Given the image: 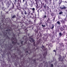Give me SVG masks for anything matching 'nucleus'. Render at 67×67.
<instances>
[{"instance_id": "nucleus-1", "label": "nucleus", "mask_w": 67, "mask_h": 67, "mask_svg": "<svg viewBox=\"0 0 67 67\" xmlns=\"http://www.w3.org/2000/svg\"><path fill=\"white\" fill-rule=\"evenodd\" d=\"M29 39L28 40L27 38H25V41H26L25 43V44H27V46H28V48L26 49V53H29V51H30V53H31V51L30 50V43H27V42L29 41H29H30L31 42H32H32H34V40L33 39V38H32V37L31 36L30 37H29Z\"/></svg>"}, {"instance_id": "nucleus-2", "label": "nucleus", "mask_w": 67, "mask_h": 67, "mask_svg": "<svg viewBox=\"0 0 67 67\" xmlns=\"http://www.w3.org/2000/svg\"><path fill=\"white\" fill-rule=\"evenodd\" d=\"M42 48L43 50H44V51H46L45 53H44V54H43V59H45V57H46V55H47V51H46V49H45V47H44V46L43 45L42 46Z\"/></svg>"}, {"instance_id": "nucleus-3", "label": "nucleus", "mask_w": 67, "mask_h": 67, "mask_svg": "<svg viewBox=\"0 0 67 67\" xmlns=\"http://www.w3.org/2000/svg\"><path fill=\"white\" fill-rule=\"evenodd\" d=\"M9 1H8L7 3V4H8L9 5L7 7L9 8V6L11 5V3H12V2L11 1V0H9Z\"/></svg>"}, {"instance_id": "nucleus-4", "label": "nucleus", "mask_w": 67, "mask_h": 67, "mask_svg": "<svg viewBox=\"0 0 67 67\" xmlns=\"http://www.w3.org/2000/svg\"><path fill=\"white\" fill-rule=\"evenodd\" d=\"M35 1L36 2L35 4L37 5L36 8V10H38V4H37V0H35Z\"/></svg>"}, {"instance_id": "nucleus-5", "label": "nucleus", "mask_w": 67, "mask_h": 67, "mask_svg": "<svg viewBox=\"0 0 67 67\" xmlns=\"http://www.w3.org/2000/svg\"><path fill=\"white\" fill-rule=\"evenodd\" d=\"M36 15L35 14V16L34 15H31L30 16L29 18H31L32 19H35L36 17Z\"/></svg>"}, {"instance_id": "nucleus-6", "label": "nucleus", "mask_w": 67, "mask_h": 67, "mask_svg": "<svg viewBox=\"0 0 67 67\" xmlns=\"http://www.w3.org/2000/svg\"><path fill=\"white\" fill-rule=\"evenodd\" d=\"M58 59L59 60V61L62 62V61L63 60V58L61 57V55H59Z\"/></svg>"}, {"instance_id": "nucleus-7", "label": "nucleus", "mask_w": 67, "mask_h": 67, "mask_svg": "<svg viewBox=\"0 0 67 67\" xmlns=\"http://www.w3.org/2000/svg\"><path fill=\"white\" fill-rule=\"evenodd\" d=\"M18 2H19V3L18 2L17 4V7H18L20 5V3H21V0H18Z\"/></svg>"}, {"instance_id": "nucleus-8", "label": "nucleus", "mask_w": 67, "mask_h": 67, "mask_svg": "<svg viewBox=\"0 0 67 67\" xmlns=\"http://www.w3.org/2000/svg\"><path fill=\"white\" fill-rule=\"evenodd\" d=\"M12 7L10 8V9L9 10H12V9H14V5L13 3H12Z\"/></svg>"}, {"instance_id": "nucleus-9", "label": "nucleus", "mask_w": 67, "mask_h": 67, "mask_svg": "<svg viewBox=\"0 0 67 67\" xmlns=\"http://www.w3.org/2000/svg\"><path fill=\"white\" fill-rule=\"evenodd\" d=\"M63 7H60V9H61V10H65L66 9V7H65L63 5Z\"/></svg>"}, {"instance_id": "nucleus-10", "label": "nucleus", "mask_w": 67, "mask_h": 67, "mask_svg": "<svg viewBox=\"0 0 67 67\" xmlns=\"http://www.w3.org/2000/svg\"><path fill=\"white\" fill-rule=\"evenodd\" d=\"M33 2V3H32V4H30V6H31V7H33V4H35V3H34V2L33 1H32Z\"/></svg>"}, {"instance_id": "nucleus-11", "label": "nucleus", "mask_w": 67, "mask_h": 67, "mask_svg": "<svg viewBox=\"0 0 67 67\" xmlns=\"http://www.w3.org/2000/svg\"><path fill=\"white\" fill-rule=\"evenodd\" d=\"M61 22H62V24H65V21L64 20H61Z\"/></svg>"}, {"instance_id": "nucleus-12", "label": "nucleus", "mask_w": 67, "mask_h": 67, "mask_svg": "<svg viewBox=\"0 0 67 67\" xmlns=\"http://www.w3.org/2000/svg\"><path fill=\"white\" fill-rule=\"evenodd\" d=\"M32 11L33 13H35V8H33L32 9Z\"/></svg>"}, {"instance_id": "nucleus-13", "label": "nucleus", "mask_w": 67, "mask_h": 67, "mask_svg": "<svg viewBox=\"0 0 67 67\" xmlns=\"http://www.w3.org/2000/svg\"><path fill=\"white\" fill-rule=\"evenodd\" d=\"M46 18V15H43L42 18L43 19H45Z\"/></svg>"}, {"instance_id": "nucleus-14", "label": "nucleus", "mask_w": 67, "mask_h": 67, "mask_svg": "<svg viewBox=\"0 0 67 67\" xmlns=\"http://www.w3.org/2000/svg\"><path fill=\"white\" fill-rule=\"evenodd\" d=\"M12 38V40H13L14 41V42H15V41H16V38Z\"/></svg>"}, {"instance_id": "nucleus-15", "label": "nucleus", "mask_w": 67, "mask_h": 67, "mask_svg": "<svg viewBox=\"0 0 67 67\" xmlns=\"http://www.w3.org/2000/svg\"><path fill=\"white\" fill-rule=\"evenodd\" d=\"M67 26L65 24L64 25H63V27L64 29H65V27H66Z\"/></svg>"}, {"instance_id": "nucleus-16", "label": "nucleus", "mask_w": 67, "mask_h": 67, "mask_svg": "<svg viewBox=\"0 0 67 67\" xmlns=\"http://www.w3.org/2000/svg\"><path fill=\"white\" fill-rule=\"evenodd\" d=\"M12 18L13 19H14V18H16V16L15 15H14L13 16H12Z\"/></svg>"}, {"instance_id": "nucleus-17", "label": "nucleus", "mask_w": 67, "mask_h": 67, "mask_svg": "<svg viewBox=\"0 0 67 67\" xmlns=\"http://www.w3.org/2000/svg\"><path fill=\"white\" fill-rule=\"evenodd\" d=\"M54 26H55V25L54 24H53L52 25V27L51 28V29H54Z\"/></svg>"}, {"instance_id": "nucleus-18", "label": "nucleus", "mask_w": 67, "mask_h": 67, "mask_svg": "<svg viewBox=\"0 0 67 67\" xmlns=\"http://www.w3.org/2000/svg\"><path fill=\"white\" fill-rule=\"evenodd\" d=\"M25 5H26V6H27V1H25Z\"/></svg>"}, {"instance_id": "nucleus-19", "label": "nucleus", "mask_w": 67, "mask_h": 67, "mask_svg": "<svg viewBox=\"0 0 67 67\" xmlns=\"http://www.w3.org/2000/svg\"><path fill=\"white\" fill-rule=\"evenodd\" d=\"M5 9H6V8H5L4 7H3L2 8V10H3V11H4V10H5Z\"/></svg>"}, {"instance_id": "nucleus-20", "label": "nucleus", "mask_w": 67, "mask_h": 67, "mask_svg": "<svg viewBox=\"0 0 67 67\" xmlns=\"http://www.w3.org/2000/svg\"><path fill=\"white\" fill-rule=\"evenodd\" d=\"M28 22L29 23V24H31V23H32V21H31L30 20H29L28 21Z\"/></svg>"}, {"instance_id": "nucleus-21", "label": "nucleus", "mask_w": 67, "mask_h": 67, "mask_svg": "<svg viewBox=\"0 0 67 67\" xmlns=\"http://www.w3.org/2000/svg\"><path fill=\"white\" fill-rule=\"evenodd\" d=\"M59 36H62V35H63V34L61 32H60L59 33Z\"/></svg>"}, {"instance_id": "nucleus-22", "label": "nucleus", "mask_w": 67, "mask_h": 67, "mask_svg": "<svg viewBox=\"0 0 67 67\" xmlns=\"http://www.w3.org/2000/svg\"><path fill=\"white\" fill-rule=\"evenodd\" d=\"M18 8L19 10H20L21 9V7H20V6H19L18 7H17Z\"/></svg>"}, {"instance_id": "nucleus-23", "label": "nucleus", "mask_w": 67, "mask_h": 67, "mask_svg": "<svg viewBox=\"0 0 67 67\" xmlns=\"http://www.w3.org/2000/svg\"><path fill=\"white\" fill-rule=\"evenodd\" d=\"M47 21L48 22H50V19L49 18L47 20Z\"/></svg>"}, {"instance_id": "nucleus-24", "label": "nucleus", "mask_w": 67, "mask_h": 67, "mask_svg": "<svg viewBox=\"0 0 67 67\" xmlns=\"http://www.w3.org/2000/svg\"><path fill=\"white\" fill-rule=\"evenodd\" d=\"M50 67H53V64H51V65H50Z\"/></svg>"}, {"instance_id": "nucleus-25", "label": "nucleus", "mask_w": 67, "mask_h": 67, "mask_svg": "<svg viewBox=\"0 0 67 67\" xmlns=\"http://www.w3.org/2000/svg\"><path fill=\"white\" fill-rule=\"evenodd\" d=\"M57 23L59 25H60V22L59 21H58L57 22Z\"/></svg>"}, {"instance_id": "nucleus-26", "label": "nucleus", "mask_w": 67, "mask_h": 67, "mask_svg": "<svg viewBox=\"0 0 67 67\" xmlns=\"http://www.w3.org/2000/svg\"><path fill=\"white\" fill-rule=\"evenodd\" d=\"M63 13V12H59V14H60H60H62V13Z\"/></svg>"}, {"instance_id": "nucleus-27", "label": "nucleus", "mask_w": 67, "mask_h": 67, "mask_svg": "<svg viewBox=\"0 0 67 67\" xmlns=\"http://www.w3.org/2000/svg\"><path fill=\"white\" fill-rule=\"evenodd\" d=\"M2 17H3V19H5V16L4 15H2Z\"/></svg>"}, {"instance_id": "nucleus-28", "label": "nucleus", "mask_w": 67, "mask_h": 67, "mask_svg": "<svg viewBox=\"0 0 67 67\" xmlns=\"http://www.w3.org/2000/svg\"><path fill=\"white\" fill-rule=\"evenodd\" d=\"M49 3H52V0H49Z\"/></svg>"}, {"instance_id": "nucleus-29", "label": "nucleus", "mask_w": 67, "mask_h": 67, "mask_svg": "<svg viewBox=\"0 0 67 67\" xmlns=\"http://www.w3.org/2000/svg\"><path fill=\"white\" fill-rule=\"evenodd\" d=\"M53 52H55V54L56 55V50H53Z\"/></svg>"}, {"instance_id": "nucleus-30", "label": "nucleus", "mask_w": 67, "mask_h": 67, "mask_svg": "<svg viewBox=\"0 0 67 67\" xmlns=\"http://www.w3.org/2000/svg\"><path fill=\"white\" fill-rule=\"evenodd\" d=\"M24 14L25 15H26V14H27V13H26V11H25Z\"/></svg>"}, {"instance_id": "nucleus-31", "label": "nucleus", "mask_w": 67, "mask_h": 67, "mask_svg": "<svg viewBox=\"0 0 67 67\" xmlns=\"http://www.w3.org/2000/svg\"><path fill=\"white\" fill-rule=\"evenodd\" d=\"M42 27H44L46 25H42Z\"/></svg>"}, {"instance_id": "nucleus-32", "label": "nucleus", "mask_w": 67, "mask_h": 67, "mask_svg": "<svg viewBox=\"0 0 67 67\" xmlns=\"http://www.w3.org/2000/svg\"><path fill=\"white\" fill-rule=\"evenodd\" d=\"M30 14L31 15H34V14H33V13H31Z\"/></svg>"}, {"instance_id": "nucleus-33", "label": "nucleus", "mask_w": 67, "mask_h": 67, "mask_svg": "<svg viewBox=\"0 0 67 67\" xmlns=\"http://www.w3.org/2000/svg\"><path fill=\"white\" fill-rule=\"evenodd\" d=\"M14 1H15V3H14L15 4L16 3V2L17 1V0H14Z\"/></svg>"}, {"instance_id": "nucleus-34", "label": "nucleus", "mask_w": 67, "mask_h": 67, "mask_svg": "<svg viewBox=\"0 0 67 67\" xmlns=\"http://www.w3.org/2000/svg\"><path fill=\"white\" fill-rule=\"evenodd\" d=\"M38 1H39L41 3H42V1H41V0H38Z\"/></svg>"}, {"instance_id": "nucleus-35", "label": "nucleus", "mask_w": 67, "mask_h": 67, "mask_svg": "<svg viewBox=\"0 0 67 67\" xmlns=\"http://www.w3.org/2000/svg\"><path fill=\"white\" fill-rule=\"evenodd\" d=\"M47 10H48L49 9V7H48V6H47Z\"/></svg>"}, {"instance_id": "nucleus-36", "label": "nucleus", "mask_w": 67, "mask_h": 67, "mask_svg": "<svg viewBox=\"0 0 67 67\" xmlns=\"http://www.w3.org/2000/svg\"><path fill=\"white\" fill-rule=\"evenodd\" d=\"M41 4H42V5H43V4H44V3H45L44 2L43 4V3L42 2H41Z\"/></svg>"}, {"instance_id": "nucleus-37", "label": "nucleus", "mask_w": 67, "mask_h": 67, "mask_svg": "<svg viewBox=\"0 0 67 67\" xmlns=\"http://www.w3.org/2000/svg\"><path fill=\"white\" fill-rule=\"evenodd\" d=\"M23 41H21V45H23V44H23Z\"/></svg>"}, {"instance_id": "nucleus-38", "label": "nucleus", "mask_w": 67, "mask_h": 67, "mask_svg": "<svg viewBox=\"0 0 67 67\" xmlns=\"http://www.w3.org/2000/svg\"><path fill=\"white\" fill-rule=\"evenodd\" d=\"M36 27L37 29H38V26H36Z\"/></svg>"}, {"instance_id": "nucleus-39", "label": "nucleus", "mask_w": 67, "mask_h": 67, "mask_svg": "<svg viewBox=\"0 0 67 67\" xmlns=\"http://www.w3.org/2000/svg\"><path fill=\"white\" fill-rule=\"evenodd\" d=\"M25 32H27V30L26 29L25 30Z\"/></svg>"}, {"instance_id": "nucleus-40", "label": "nucleus", "mask_w": 67, "mask_h": 67, "mask_svg": "<svg viewBox=\"0 0 67 67\" xmlns=\"http://www.w3.org/2000/svg\"><path fill=\"white\" fill-rule=\"evenodd\" d=\"M14 37H15V36H17L16 35H14Z\"/></svg>"}, {"instance_id": "nucleus-41", "label": "nucleus", "mask_w": 67, "mask_h": 67, "mask_svg": "<svg viewBox=\"0 0 67 67\" xmlns=\"http://www.w3.org/2000/svg\"><path fill=\"white\" fill-rule=\"evenodd\" d=\"M30 1V2L32 4V1Z\"/></svg>"}, {"instance_id": "nucleus-42", "label": "nucleus", "mask_w": 67, "mask_h": 67, "mask_svg": "<svg viewBox=\"0 0 67 67\" xmlns=\"http://www.w3.org/2000/svg\"><path fill=\"white\" fill-rule=\"evenodd\" d=\"M48 49L49 50H51V48H48Z\"/></svg>"}, {"instance_id": "nucleus-43", "label": "nucleus", "mask_w": 67, "mask_h": 67, "mask_svg": "<svg viewBox=\"0 0 67 67\" xmlns=\"http://www.w3.org/2000/svg\"><path fill=\"white\" fill-rule=\"evenodd\" d=\"M21 14H23V12H22L21 13Z\"/></svg>"}, {"instance_id": "nucleus-44", "label": "nucleus", "mask_w": 67, "mask_h": 67, "mask_svg": "<svg viewBox=\"0 0 67 67\" xmlns=\"http://www.w3.org/2000/svg\"><path fill=\"white\" fill-rule=\"evenodd\" d=\"M57 64H56V63H54V65H56Z\"/></svg>"}, {"instance_id": "nucleus-45", "label": "nucleus", "mask_w": 67, "mask_h": 67, "mask_svg": "<svg viewBox=\"0 0 67 67\" xmlns=\"http://www.w3.org/2000/svg\"><path fill=\"white\" fill-rule=\"evenodd\" d=\"M39 10H37V12H38V13H39V11H39Z\"/></svg>"}, {"instance_id": "nucleus-46", "label": "nucleus", "mask_w": 67, "mask_h": 67, "mask_svg": "<svg viewBox=\"0 0 67 67\" xmlns=\"http://www.w3.org/2000/svg\"><path fill=\"white\" fill-rule=\"evenodd\" d=\"M2 4L3 5V2H2Z\"/></svg>"}, {"instance_id": "nucleus-47", "label": "nucleus", "mask_w": 67, "mask_h": 67, "mask_svg": "<svg viewBox=\"0 0 67 67\" xmlns=\"http://www.w3.org/2000/svg\"><path fill=\"white\" fill-rule=\"evenodd\" d=\"M24 1H25V0H23V2H24Z\"/></svg>"}, {"instance_id": "nucleus-48", "label": "nucleus", "mask_w": 67, "mask_h": 67, "mask_svg": "<svg viewBox=\"0 0 67 67\" xmlns=\"http://www.w3.org/2000/svg\"><path fill=\"white\" fill-rule=\"evenodd\" d=\"M34 21L35 22H36V20H34Z\"/></svg>"}, {"instance_id": "nucleus-49", "label": "nucleus", "mask_w": 67, "mask_h": 67, "mask_svg": "<svg viewBox=\"0 0 67 67\" xmlns=\"http://www.w3.org/2000/svg\"><path fill=\"white\" fill-rule=\"evenodd\" d=\"M3 20H4V19H2V21H3Z\"/></svg>"}, {"instance_id": "nucleus-50", "label": "nucleus", "mask_w": 67, "mask_h": 67, "mask_svg": "<svg viewBox=\"0 0 67 67\" xmlns=\"http://www.w3.org/2000/svg\"><path fill=\"white\" fill-rule=\"evenodd\" d=\"M55 20V18H54L53 19V20Z\"/></svg>"}, {"instance_id": "nucleus-51", "label": "nucleus", "mask_w": 67, "mask_h": 67, "mask_svg": "<svg viewBox=\"0 0 67 67\" xmlns=\"http://www.w3.org/2000/svg\"><path fill=\"white\" fill-rule=\"evenodd\" d=\"M16 42H17V41H16V42H15V44L16 43Z\"/></svg>"}, {"instance_id": "nucleus-52", "label": "nucleus", "mask_w": 67, "mask_h": 67, "mask_svg": "<svg viewBox=\"0 0 67 67\" xmlns=\"http://www.w3.org/2000/svg\"><path fill=\"white\" fill-rule=\"evenodd\" d=\"M64 2H65V3H67V2L66 1H65Z\"/></svg>"}, {"instance_id": "nucleus-53", "label": "nucleus", "mask_w": 67, "mask_h": 67, "mask_svg": "<svg viewBox=\"0 0 67 67\" xmlns=\"http://www.w3.org/2000/svg\"><path fill=\"white\" fill-rule=\"evenodd\" d=\"M54 61L55 62H56V60H54Z\"/></svg>"}, {"instance_id": "nucleus-54", "label": "nucleus", "mask_w": 67, "mask_h": 67, "mask_svg": "<svg viewBox=\"0 0 67 67\" xmlns=\"http://www.w3.org/2000/svg\"><path fill=\"white\" fill-rule=\"evenodd\" d=\"M41 35H42V34H40V36H41Z\"/></svg>"}, {"instance_id": "nucleus-55", "label": "nucleus", "mask_w": 67, "mask_h": 67, "mask_svg": "<svg viewBox=\"0 0 67 67\" xmlns=\"http://www.w3.org/2000/svg\"><path fill=\"white\" fill-rule=\"evenodd\" d=\"M28 36H29V35H30V34H28Z\"/></svg>"}, {"instance_id": "nucleus-56", "label": "nucleus", "mask_w": 67, "mask_h": 67, "mask_svg": "<svg viewBox=\"0 0 67 67\" xmlns=\"http://www.w3.org/2000/svg\"><path fill=\"white\" fill-rule=\"evenodd\" d=\"M6 31H8V30H7Z\"/></svg>"}, {"instance_id": "nucleus-57", "label": "nucleus", "mask_w": 67, "mask_h": 67, "mask_svg": "<svg viewBox=\"0 0 67 67\" xmlns=\"http://www.w3.org/2000/svg\"><path fill=\"white\" fill-rule=\"evenodd\" d=\"M7 14H8V12H7V13H6Z\"/></svg>"}, {"instance_id": "nucleus-58", "label": "nucleus", "mask_w": 67, "mask_h": 67, "mask_svg": "<svg viewBox=\"0 0 67 67\" xmlns=\"http://www.w3.org/2000/svg\"><path fill=\"white\" fill-rule=\"evenodd\" d=\"M9 22H10V21H10V20H9Z\"/></svg>"}, {"instance_id": "nucleus-59", "label": "nucleus", "mask_w": 67, "mask_h": 67, "mask_svg": "<svg viewBox=\"0 0 67 67\" xmlns=\"http://www.w3.org/2000/svg\"><path fill=\"white\" fill-rule=\"evenodd\" d=\"M51 47H53V46H51Z\"/></svg>"}, {"instance_id": "nucleus-60", "label": "nucleus", "mask_w": 67, "mask_h": 67, "mask_svg": "<svg viewBox=\"0 0 67 67\" xmlns=\"http://www.w3.org/2000/svg\"><path fill=\"white\" fill-rule=\"evenodd\" d=\"M18 36H19V34H18Z\"/></svg>"}, {"instance_id": "nucleus-61", "label": "nucleus", "mask_w": 67, "mask_h": 67, "mask_svg": "<svg viewBox=\"0 0 67 67\" xmlns=\"http://www.w3.org/2000/svg\"><path fill=\"white\" fill-rule=\"evenodd\" d=\"M44 7H45V8H46V7H45V6H44Z\"/></svg>"}, {"instance_id": "nucleus-62", "label": "nucleus", "mask_w": 67, "mask_h": 67, "mask_svg": "<svg viewBox=\"0 0 67 67\" xmlns=\"http://www.w3.org/2000/svg\"><path fill=\"white\" fill-rule=\"evenodd\" d=\"M1 13L2 12L1 11Z\"/></svg>"}, {"instance_id": "nucleus-63", "label": "nucleus", "mask_w": 67, "mask_h": 67, "mask_svg": "<svg viewBox=\"0 0 67 67\" xmlns=\"http://www.w3.org/2000/svg\"><path fill=\"white\" fill-rule=\"evenodd\" d=\"M30 13V12H29V13Z\"/></svg>"}, {"instance_id": "nucleus-64", "label": "nucleus", "mask_w": 67, "mask_h": 67, "mask_svg": "<svg viewBox=\"0 0 67 67\" xmlns=\"http://www.w3.org/2000/svg\"><path fill=\"white\" fill-rule=\"evenodd\" d=\"M65 21H66V20H65Z\"/></svg>"}]
</instances>
